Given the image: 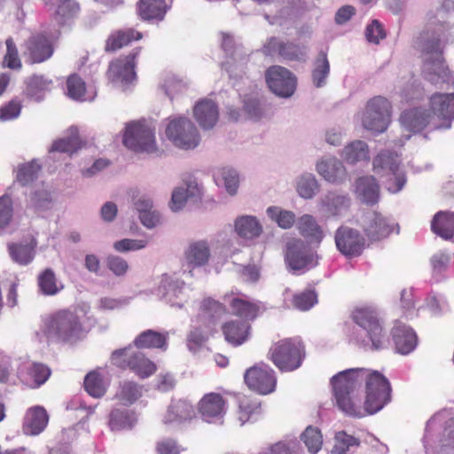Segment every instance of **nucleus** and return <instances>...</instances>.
Listing matches in <instances>:
<instances>
[{
  "label": "nucleus",
  "instance_id": "f257e3e1",
  "mask_svg": "<svg viewBox=\"0 0 454 454\" xmlns=\"http://www.w3.org/2000/svg\"><path fill=\"white\" fill-rule=\"evenodd\" d=\"M453 8L451 0H444L439 8L429 12L426 27L414 42V47L421 52L424 60V76L435 85L454 84V78L442 58V42L449 29L447 20Z\"/></svg>",
  "mask_w": 454,
  "mask_h": 454
},
{
  "label": "nucleus",
  "instance_id": "f03ea898",
  "mask_svg": "<svg viewBox=\"0 0 454 454\" xmlns=\"http://www.w3.org/2000/svg\"><path fill=\"white\" fill-rule=\"evenodd\" d=\"M88 329L82 317L75 309H60L42 318L39 336L48 341L74 345L82 340Z\"/></svg>",
  "mask_w": 454,
  "mask_h": 454
},
{
  "label": "nucleus",
  "instance_id": "7ed1b4c3",
  "mask_svg": "<svg viewBox=\"0 0 454 454\" xmlns=\"http://www.w3.org/2000/svg\"><path fill=\"white\" fill-rule=\"evenodd\" d=\"M371 370L352 368L340 372L331 379L333 395L339 409L345 414L362 415L360 408H354L358 398L356 391L366 381Z\"/></svg>",
  "mask_w": 454,
  "mask_h": 454
},
{
  "label": "nucleus",
  "instance_id": "20e7f679",
  "mask_svg": "<svg viewBox=\"0 0 454 454\" xmlns=\"http://www.w3.org/2000/svg\"><path fill=\"white\" fill-rule=\"evenodd\" d=\"M446 412L434 414L427 423L424 446L427 454H454V418Z\"/></svg>",
  "mask_w": 454,
  "mask_h": 454
},
{
  "label": "nucleus",
  "instance_id": "39448f33",
  "mask_svg": "<svg viewBox=\"0 0 454 454\" xmlns=\"http://www.w3.org/2000/svg\"><path fill=\"white\" fill-rule=\"evenodd\" d=\"M366 395L364 404L358 399L355 409L360 408L362 415H350L351 417L363 418L380 411L391 400V387L389 381L379 372L370 371L365 381Z\"/></svg>",
  "mask_w": 454,
  "mask_h": 454
},
{
  "label": "nucleus",
  "instance_id": "423d86ee",
  "mask_svg": "<svg viewBox=\"0 0 454 454\" xmlns=\"http://www.w3.org/2000/svg\"><path fill=\"white\" fill-rule=\"evenodd\" d=\"M164 137L182 151L194 150L200 143V135L195 124L185 116H170L164 121Z\"/></svg>",
  "mask_w": 454,
  "mask_h": 454
},
{
  "label": "nucleus",
  "instance_id": "0eeeda50",
  "mask_svg": "<svg viewBox=\"0 0 454 454\" xmlns=\"http://www.w3.org/2000/svg\"><path fill=\"white\" fill-rule=\"evenodd\" d=\"M373 171L380 177H386L384 184L391 193L400 192L406 184V176L401 168V159L396 153L381 151L372 162Z\"/></svg>",
  "mask_w": 454,
  "mask_h": 454
},
{
  "label": "nucleus",
  "instance_id": "6e6552de",
  "mask_svg": "<svg viewBox=\"0 0 454 454\" xmlns=\"http://www.w3.org/2000/svg\"><path fill=\"white\" fill-rule=\"evenodd\" d=\"M305 354L304 344L299 337L281 340L273 344L269 352L270 360L283 372L298 369Z\"/></svg>",
  "mask_w": 454,
  "mask_h": 454
},
{
  "label": "nucleus",
  "instance_id": "1a4fd4ad",
  "mask_svg": "<svg viewBox=\"0 0 454 454\" xmlns=\"http://www.w3.org/2000/svg\"><path fill=\"white\" fill-rule=\"evenodd\" d=\"M112 363L121 369H129L141 379L153 375L156 371V365L145 355L129 346L122 349H117L112 353Z\"/></svg>",
  "mask_w": 454,
  "mask_h": 454
},
{
  "label": "nucleus",
  "instance_id": "9d476101",
  "mask_svg": "<svg viewBox=\"0 0 454 454\" xmlns=\"http://www.w3.org/2000/svg\"><path fill=\"white\" fill-rule=\"evenodd\" d=\"M352 317L355 323L366 333L368 340H363L364 347H370L372 350L387 347L386 333L375 311L367 308L356 309Z\"/></svg>",
  "mask_w": 454,
  "mask_h": 454
},
{
  "label": "nucleus",
  "instance_id": "9b49d317",
  "mask_svg": "<svg viewBox=\"0 0 454 454\" xmlns=\"http://www.w3.org/2000/svg\"><path fill=\"white\" fill-rule=\"evenodd\" d=\"M122 142L127 148L136 153H157L159 152L154 131L142 123L127 124Z\"/></svg>",
  "mask_w": 454,
  "mask_h": 454
},
{
  "label": "nucleus",
  "instance_id": "f8f14e48",
  "mask_svg": "<svg viewBox=\"0 0 454 454\" xmlns=\"http://www.w3.org/2000/svg\"><path fill=\"white\" fill-rule=\"evenodd\" d=\"M391 117V105L383 97H375L368 101L363 115L362 123L364 129L376 133L384 132Z\"/></svg>",
  "mask_w": 454,
  "mask_h": 454
},
{
  "label": "nucleus",
  "instance_id": "ddd939ff",
  "mask_svg": "<svg viewBox=\"0 0 454 454\" xmlns=\"http://www.w3.org/2000/svg\"><path fill=\"white\" fill-rule=\"evenodd\" d=\"M428 111L434 129H450L454 120V93L433 94L429 98Z\"/></svg>",
  "mask_w": 454,
  "mask_h": 454
},
{
  "label": "nucleus",
  "instance_id": "4468645a",
  "mask_svg": "<svg viewBox=\"0 0 454 454\" xmlns=\"http://www.w3.org/2000/svg\"><path fill=\"white\" fill-rule=\"evenodd\" d=\"M157 294L161 301L179 309H183L189 300L185 282L168 274L161 276Z\"/></svg>",
  "mask_w": 454,
  "mask_h": 454
},
{
  "label": "nucleus",
  "instance_id": "2eb2a0df",
  "mask_svg": "<svg viewBox=\"0 0 454 454\" xmlns=\"http://www.w3.org/2000/svg\"><path fill=\"white\" fill-rule=\"evenodd\" d=\"M266 82L270 90L280 98H290L294 95L297 81L294 74L280 66H272L266 71Z\"/></svg>",
  "mask_w": 454,
  "mask_h": 454
},
{
  "label": "nucleus",
  "instance_id": "dca6fc26",
  "mask_svg": "<svg viewBox=\"0 0 454 454\" xmlns=\"http://www.w3.org/2000/svg\"><path fill=\"white\" fill-rule=\"evenodd\" d=\"M137 54L138 51L132 52L110 63L107 76L114 86L125 90L136 80L135 59Z\"/></svg>",
  "mask_w": 454,
  "mask_h": 454
},
{
  "label": "nucleus",
  "instance_id": "f3484780",
  "mask_svg": "<svg viewBox=\"0 0 454 454\" xmlns=\"http://www.w3.org/2000/svg\"><path fill=\"white\" fill-rule=\"evenodd\" d=\"M244 380L250 389L262 395L273 392L277 382L274 371L263 363L247 369Z\"/></svg>",
  "mask_w": 454,
  "mask_h": 454
},
{
  "label": "nucleus",
  "instance_id": "a211bd4d",
  "mask_svg": "<svg viewBox=\"0 0 454 454\" xmlns=\"http://www.w3.org/2000/svg\"><path fill=\"white\" fill-rule=\"evenodd\" d=\"M286 262L289 270L294 274L303 273L317 265L315 255L300 239L288 243Z\"/></svg>",
  "mask_w": 454,
  "mask_h": 454
},
{
  "label": "nucleus",
  "instance_id": "6ab92c4d",
  "mask_svg": "<svg viewBox=\"0 0 454 454\" xmlns=\"http://www.w3.org/2000/svg\"><path fill=\"white\" fill-rule=\"evenodd\" d=\"M334 240L338 250L344 255L354 257L362 254L365 240L359 231L340 226L335 231Z\"/></svg>",
  "mask_w": 454,
  "mask_h": 454
},
{
  "label": "nucleus",
  "instance_id": "aec40b11",
  "mask_svg": "<svg viewBox=\"0 0 454 454\" xmlns=\"http://www.w3.org/2000/svg\"><path fill=\"white\" fill-rule=\"evenodd\" d=\"M350 205L348 194L337 190L327 191L317 200L318 211L326 217L340 216Z\"/></svg>",
  "mask_w": 454,
  "mask_h": 454
},
{
  "label": "nucleus",
  "instance_id": "412c9836",
  "mask_svg": "<svg viewBox=\"0 0 454 454\" xmlns=\"http://www.w3.org/2000/svg\"><path fill=\"white\" fill-rule=\"evenodd\" d=\"M222 47L227 54L231 55L230 60L223 63V67L229 73L230 77H241L247 68V57L235 49L234 40L229 34L222 33Z\"/></svg>",
  "mask_w": 454,
  "mask_h": 454
},
{
  "label": "nucleus",
  "instance_id": "4be33fe9",
  "mask_svg": "<svg viewBox=\"0 0 454 454\" xmlns=\"http://www.w3.org/2000/svg\"><path fill=\"white\" fill-rule=\"evenodd\" d=\"M316 171L327 183L341 184L348 179L343 162L334 156L323 157L317 161Z\"/></svg>",
  "mask_w": 454,
  "mask_h": 454
},
{
  "label": "nucleus",
  "instance_id": "5701e85b",
  "mask_svg": "<svg viewBox=\"0 0 454 454\" xmlns=\"http://www.w3.org/2000/svg\"><path fill=\"white\" fill-rule=\"evenodd\" d=\"M198 410L206 422L218 423L226 412V402L220 394L208 393L199 402Z\"/></svg>",
  "mask_w": 454,
  "mask_h": 454
},
{
  "label": "nucleus",
  "instance_id": "b1692460",
  "mask_svg": "<svg viewBox=\"0 0 454 454\" xmlns=\"http://www.w3.org/2000/svg\"><path fill=\"white\" fill-rule=\"evenodd\" d=\"M264 51L268 55L278 54L288 60L304 61L307 58V48L304 45L283 42L277 37H270L264 44Z\"/></svg>",
  "mask_w": 454,
  "mask_h": 454
},
{
  "label": "nucleus",
  "instance_id": "393cba45",
  "mask_svg": "<svg viewBox=\"0 0 454 454\" xmlns=\"http://www.w3.org/2000/svg\"><path fill=\"white\" fill-rule=\"evenodd\" d=\"M400 122L404 129L413 133L419 132L424 129H436L431 123L429 111L421 107H413L403 111L400 116Z\"/></svg>",
  "mask_w": 454,
  "mask_h": 454
},
{
  "label": "nucleus",
  "instance_id": "a878e982",
  "mask_svg": "<svg viewBox=\"0 0 454 454\" xmlns=\"http://www.w3.org/2000/svg\"><path fill=\"white\" fill-rule=\"evenodd\" d=\"M211 256L209 245L205 240L191 243L184 254V267L189 269L188 274L193 276V269L206 265Z\"/></svg>",
  "mask_w": 454,
  "mask_h": 454
},
{
  "label": "nucleus",
  "instance_id": "bb28decb",
  "mask_svg": "<svg viewBox=\"0 0 454 454\" xmlns=\"http://www.w3.org/2000/svg\"><path fill=\"white\" fill-rule=\"evenodd\" d=\"M353 192L357 200L366 205H374L380 200V184L372 176L357 177L353 184Z\"/></svg>",
  "mask_w": 454,
  "mask_h": 454
},
{
  "label": "nucleus",
  "instance_id": "cd10ccee",
  "mask_svg": "<svg viewBox=\"0 0 454 454\" xmlns=\"http://www.w3.org/2000/svg\"><path fill=\"white\" fill-rule=\"evenodd\" d=\"M362 226L372 240L384 239L392 231L387 218L375 211L368 212L364 215Z\"/></svg>",
  "mask_w": 454,
  "mask_h": 454
},
{
  "label": "nucleus",
  "instance_id": "c85d7f7f",
  "mask_svg": "<svg viewBox=\"0 0 454 454\" xmlns=\"http://www.w3.org/2000/svg\"><path fill=\"white\" fill-rule=\"evenodd\" d=\"M24 54L31 63H41L50 59L53 53L51 42L43 35L31 36L25 44Z\"/></svg>",
  "mask_w": 454,
  "mask_h": 454
},
{
  "label": "nucleus",
  "instance_id": "c756f323",
  "mask_svg": "<svg viewBox=\"0 0 454 454\" xmlns=\"http://www.w3.org/2000/svg\"><path fill=\"white\" fill-rule=\"evenodd\" d=\"M193 116L203 129H210L219 119V109L215 101L203 98L193 106Z\"/></svg>",
  "mask_w": 454,
  "mask_h": 454
},
{
  "label": "nucleus",
  "instance_id": "7c9ffc66",
  "mask_svg": "<svg viewBox=\"0 0 454 454\" xmlns=\"http://www.w3.org/2000/svg\"><path fill=\"white\" fill-rule=\"evenodd\" d=\"M233 228L237 236L247 242L258 239L263 231L262 225L257 217L250 215H242L236 217Z\"/></svg>",
  "mask_w": 454,
  "mask_h": 454
},
{
  "label": "nucleus",
  "instance_id": "2f4dec72",
  "mask_svg": "<svg viewBox=\"0 0 454 454\" xmlns=\"http://www.w3.org/2000/svg\"><path fill=\"white\" fill-rule=\"evenodd\" d=\"M49 416L43 406L29 408L24 417L22 430L27 435H38L47 427Z\"/></svg>",
  "mask_w": 454,
  "mask_h": 454
},
{
  "label": "nucleus",
  "instance_id": "473e14b6",
  "mask_svg": "<svg viewBox=\"0 0 454 454\" xmlns=\"http://www.w3.org/2000/svg\"><path fill=\"white\" fill-rule=\"evenodd\" d=\"M223 301L229 304L232 314L247 319L255 318L261 309L259 303L247 300L244 295L226 294Z\"/></svg>",
  "mask_w": 454,
  "mask_h": 454
},
{
  "label": "nucleus",
  "instance_id": "72a5a7b5",
  "mask_svg": "<svg viewBox=\"0 0 454 454\" xmlns=\"http://www.w3.org/2000/svg\"><path fill=\"white\" fill-rule=\"evenodd\" d=\"M392 336L396 351L402 355L410 354L417 346V335L414 331L399 322L395 323Z\"/></svg>",
  "mask_w": 454,
  "mask_h": 454
},
{
  "label": "nucleus",
  "instance_id": "f704fd0d",
  "mask_svg": "<svg viewBox=\"0 0 454 454\" xmlns=\"http://www.w3.org/2000/svg\"><path fill=\"white\" fill-rule=\"evenodd\" d=\"M195 416L193 406L185 400L173 401L163 418L165 425H179Z\"/></svg>",
  "mask_w": 454,
  "mask_h": 454
},
{
  "label": "nucleus",
  "instance_id": "c9c22d12",
  "mask_svg": "<svg viewBox=\"0 0 454 454\" xmlns=\"http://www.w3.org/2000/svg\"><path fill=\"white\" fill-rule=\"evenodd\" d=\"M225 313V307L222 303L214 299L206 298L200 303L197 321L207 323V326L214 327Z\"/></svg>",
  "mask_w": 454,
  "mask_h": 454
},
{
  "label": "nucleus",
  "instance_id": "e433bc0d",
  "mask_svg": "<svg viewBox=\"0 0 454 454\" xmlns=\"http://www.w3.org/2000/svg\"><path fill=\"white\" fill-rule=\"evenodd\" d=\"M36 242H12L7 245L9 255L12 262L26 266L31 263L35 255Z\"/></svg>",
  "mask_w": 454,
  "mask_h": 454
},
{
  "label": "nucleus",
  "instance_id": "4c0bfd02",
  "mask_svg": "<svg viewBox=\"0 0 454 454\" xmlns=\"http://www.w3.org/2000/svg\"><path fill=\"white\" fill-rule=\"evenodd\" d=\"M37 285L39 292L45 296H55L64 289V284L51 268L43 270L38 275Z\"/></svg>",
  "mask_w": 454,
  "mask_h": 454
},
{
  "label": "nucleus",
  "instance_id": "58836bf2",
  "mask_svg": "<svg viewBox=\"0 0 454 454\" xmlns=\"http://www.w3.org/2000/svg\"><path fill=\"white\" fill-rule=\"evenodd\" d=\"M296 227L303 237L311 242L320 243L324 239V231L316 218L309 214L301 215L296 222Z\"/></svg>",
  "mask_w": 454,
  "mask_h": 454
},
{
  "label": "nucleus",
  "instance_id": "ea45409f",
  "mask_svg": "<svg viewBox=\"0 0 454 454\" xmlns=\"http://www.w3.org/2000/svg\"><path fill=\"white\" fill-rule=\"evenodd\" d=\"M136 422V413L126 408H114L109 414L108 426L112 431L129 429Z\"/></svg>",
  "mask_w": 454,
  "mask_h": 454
},
{
  "label": "nucleus",
  "instance_id": "a19ab883",
  "mask_svg": "<svg viewBox=\"0 0 454 454\" xmlns=\"http://www.w3.org/2000/svg\"><path fill=\"white\" fill-rule=\"evenodd\" d=\"M143 394V386L131 380L120 382L114 397L121 404L129 406L137 402Z\"/></svg>",
  "mask_w": 454,
  "mask_h": 454
},
{
  "label": "nucleus",
  "instance_id": "79ce46f5",
  "mask_svg": "<svg viewBox=\"0 0 454 454\" xmlns=\"http://www.w3.org/2000/svg\"><path fill=\"white\" fill-rule=\"evenodd\" d=\"M138 13L145 20H162L168 10L164 0H140Z\"/></svg>",
  "mask_w": 454,
  "mask_h": 454
},
{
  "label": "nucleus",
  "instance_id": "37998d69",
  "mask_svg": "<svg viewBox=\"0 0 454 454\" xmlns=\"http://www.w3.org/2000/svg\"><path fill=\"white\" fill-rule=\"evenodd\" d=\"M52 81L43 75L34 74L27 81L26 95L35 101L43 99L45 93L50 91Z\"/></svg>",
  "mask_w": 454,
  "mask_h": 454
},
{
  "label": "nucleus",
  "instance_id": "c03bdc74",
  "mask_svg": "<svg viewBox=\"0 0 454 454\" xmlns=\"http://www.w3.org/2000/svg\"><path fill=\"white\" fill-rule=\"evenodd\" d=\"M432 231L444 239H450L454 235V213L438 212L431 223Z\"/></svg>",
  "mask_w": 454,
  "mask_h": 454
},
{
  "label": "nucleus",
  "instance_id": "a18cd8bd",
  "mask_svg": "<svg viewBox=\"0 0 454 454\" xmlns=\"http://www.w3.org/2000/svg\"><path fill=\"white\" fill-rule=\"evenodd\" d=\"M168 335L153 330H146L138 334L134 340L137 348H162L168 346Z\"/></svg>",
  "mask_w": 454,
  "mask_h": 454
},
{
  "label": "nucleus",
  "instance_id": "49530a36",
  "mask_svg": "<svg viewBox=\"0 0 454 454\" xmlns=\"http://www.w3.org/2000/svg\"><path fill=\"white\" fill-rule=\"evenodd\" d=\"M249 325L240 321H231L223 325L225 340L233 346L244 343L248 336Z\"/></svg>",
  "mask_w": 454,
  "mask_h": 454
},
{
  "label": "nucleus",
  "instance_id": "de8ad7c7",
  "mask_svg": "<svg viewBox=\"0 0 454 454\" xmlns=\"http://www.w3.org/2000/svg\"><path fill=\"white\" fill-rule=\"evenodd\" d=\"M141 37V33L132 28L118 30L109 35L106 43L105 50L106 51H114L134 40H139Z\"/></svg>",
  "mask_w": 454,
  "mask_h": 454
},
{
  "label": "nucleus",
  "instance_id": "09e8293b",
  "mask_svg": "<svg viewBox=\"0 0 454 454\" xmlns=\"http://www.w3.org/2000/svg\"><path fill=\"white\" fill-rule=\"evenodd\" d=\"M215 184L223 187L231 196L237 193L239 186V176L238 172L231 168L218 169L214 176Z\"/></svg>",
  "mask_w": 454,
  "mask_h": 454
},
{
  "label": "nucleus",
  "instance_id": "8fccbe9b",
  "mask_svg": "<svg viewBox=\"0 0 454 454\" xmlns=\"http://www.w3.org/2000/svg\"><path fill=\"white\" fill-rule=\"evenodd\" d=\"M340 155L348 164L354 165L369 160V149L364 141L356 140L347 145Z\"/></svg>",
  "mask_w": 454,
  "mask_h": 454
},
{
  "label": "nucleus",
  "instance_id": "3c124183",
  "mask_svg": "<svg viewBox=\"0 0 454 454\" xmlns=\"http://www.w3.org/2000/svg\"><path fill=\"white\" fill-rule=\"evenodd\" d=\"M320 184L315 175L303 173L296 179V192L304 200L313 199L319 192Z\"/></svg>",
  "mask_w": 454,
  "mask_h": 454
},
{
  "label": "nucleus",
  "instance_id": "603ef678",
  "mask_svg": "<svg viewBox=\"0 0 454 454\" xmlns=\"http://www.w3.org/2000/svg\"><path fill=\"white\" fill-rule=\"evenodd\" d=\"M212 326H207V323H198L192 326L190 333L187 335V347L190 351L195 353L207 341V337Z\"/></svg>",
  "mask_w": 454,
  "mask_h": 454
},
{
  "label": "nucleus",
  "instance_id": "864d4df0",
  "mask_svg": "<svg viewBox=\"0 0 454 454\" xmlns=\"http://www.w3.org/2000/svg\"><path fill=\"white\" fill-rule=\"evenodd\" d=\"M68 137L55 141L50 152H60L73 154L81 147V140L78 136V129L71 127L68 129Z\"/></svg>",
  "mask_w": 454,
  "mask_h": 454
},
{
  "label": "nucleus",
  "instance_id": "5fc2aeb1",
  "mask_svg": "<svg viewBox=\"0 0 454 454\" xmlns=\"http://www.w3.org/2000/svg\"><path fill=\"white\" fill-rule=\"evenodd\" d=\"M330 74V63L325 51H320L314 62L312 70V82L317 88L326 84V79Z\"/></svg>",
  "mask_w": 454,
  "mask_h": 454
},
{
  "label": "nucleus",
  "instance_id": "6e6d98bb",
  "mask_svg": "<svg viewBox=\"0 0 454 454\" xmlns=\"http://www.w3.org/2000/svg\"><path fill=\"white\" fill-rule=\"evenodd\" d=\"M199 192L198 186L194 183L186 184L184 186H179L173 191L171 201H170V208L172 211H179L181 210L189 197L195 196Z\"/></svg>",
  "mask_w": 454,
  "mask_h": 454
},
{
  "label": "nucleus",
  "instance_id": "4d7b16f0",
  "mask_svg": "<svg viewBox=\"0 0 454 454\" xmlns=\"http://www.w3.org/2000/svg\"><path fill=\"white\" fill-rule=\"evenodd\" d=\"M67 88V95L74 100H92L96 96L95 92L89 93L86 90L84 82L76 74H72L68 77Z\"/></svg>",
  "mask_w": 454,
  "mask_h": 454
},
{
  "label": "nucleus",
  "instance_id": "13d9d810",
  "mask_svg": "<svg viewBox=\"0 0 454 454\" xmlns=\"http://www.w3.org/2000/svg\"><path fill=\"white\" fill-rule=\"evenodd\" d=\"M84 387L90 395L99 398L106 394L107 384L98 372L93 371L86 375Z\"/></svg>",
  "mask_w": 454,
  "mask_h": 454
},
{
  "label": "nucleus",
  "instance_id": "bf43d9fd",
  "mask_svg": "<svg viewBox=\"0 0 454 454\" xmlns=\"http://www.w3.org/2000/svg\"><path fill=\"white\" fill-rule=\"evenodd\" d=\"M243 111L248 118L260 120L266 115L265 104L257 96H248L244 98Z\"/></svg>",
  "mask_w": 454,
  "mask_h": 454
},
{
  "label": "nucleus",
  "instance_id": "052dcab7",
  "mask_svg": "<svg viewBox=\"0 0 454 454\" xmlns=\"http://www.w3.org/2000/svg\"><path fill=\"white\" fill-rule=\"evenodd\" d=\"M260 412V403L249 397L242 396L239 400V420L241 425Z\"/></svg>",
  "mask_w": 454,
  "mask_h": 454
},
{
  "label": "nucleus",
  "instance_id": "680f3d73",
  "mask_svg": "<svg viewBox=\"0 0 454 454\" xmlns=\"http://www.w3.org/2000/svg\"><path fill=\"white\" fill-rule=\"evenodd\" d=\"M267 215L282 229H290L296 219L295 215L292 211L284 210L278 207H268Z\"/></svg>",
  "mask_w": 454,
  "mask_h": 454
},
{
  "label": "nucleus",
  "instance_id": "e2e57ef3",
  "mask_svg": "<svg viewBox=\"0 0 454 454\" xmlns=\"http://www.w3.org/2000/svg\"><path fill=\"white\" fill-rule=\"evenodd\" d=\"M301 438L308 450L312 454H316L322 447L323 437L317 427H308L301 434Z\"/></svg>",
  "mask_w": 454,
  "mask_h": 454
},
{
  "label": "nucleus",
  "instance_id": "0e129e2a",
  "mask_svg": "<svg viewBox=\"0 0 454 454\" xmlns=\"http://www.w3.org/2000/svg\"><path fill=\"white\" fill-rule=\"evenodd\" d=\"M358 445V439L340 431L335 434V443L330 454H347L351 447Z\"/></svg>",
  "mask_w": 454,
  "mask_h": 454
},
{
  "label": "nucleus",
  "instance_id": "69168bd1",
  "mask_svg": "<svg viewBox=\"0 0 454 454\" xmlns=\"http://www.w3.org/2000/svg\"><path fill=\"white\" fill-rule=\"evenodd\" d=\"M317 303V294L312 289H306L293 297V305L295 309L306 311Z\"/></svg>",
  "mask_w": 454,
  "mask_h": 454
},
{
  "label": "nucleus",
  "instance_id": "338daca9",
  "mask_svg": "<svg viewBox=\"0 0 454 454\" xmlns=\"http://www.w3.org/2000/svg\"><path fill=\"white\" fill-rule=\"evenodd\" d=\"M40 168L41 166L35 160L20 166L17 172V181L22 185L31 184L37 178Z\"/></svg>",
  "mask_w": 454,
  "mask_h": 454
},
{
  "label": "nucleus",
  "instance_id": "774afa93",
  "mask_svg": "<svg viewBox=\"0 0 454 454\" xmlns=\"http://www.w3.org/2000/svg\"><path fill=\"white\" fill-rule=\"evenodd\" d=\"M301 451L298 442L290 440L276 442L263 450L260 454H300Z\"/></svg>",
  "mask_w": 454,
  "mask_h": 454
}]
</instances>
